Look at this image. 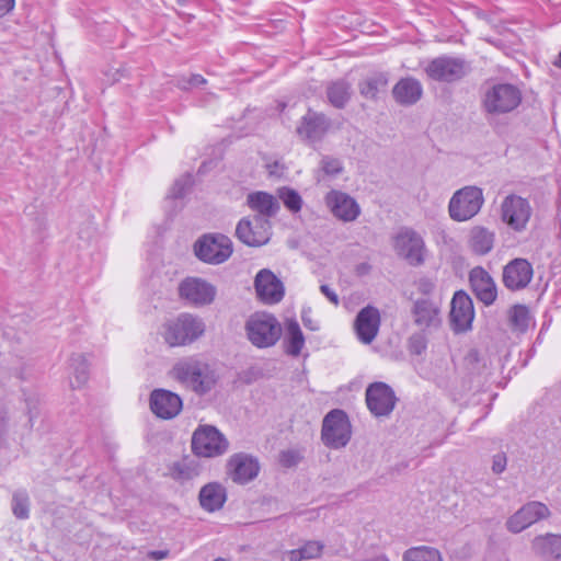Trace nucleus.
Returning a JSON list of instances; mask_svg holds the SVG:
<instances>
[{
    "label": "nucleus",
    "instance_id": "nucleus-1",
    "mask_svg": "<svg viewBox=\"0 0 561 561\" xmlns=\"http://www.w3.org/2000/svg\"><path fill=\"white\" fill-rule=\"evenodd\" d=\"M170 376L197 394L209 392L217 381L210 366L195 356L179 359L170 370Z\"/></svg>",
    "mask_w": 561,
    "mask_h": 561
},
{
    "label": "nucleus",
    "instance_id": "nucleus-2",
    "mask_svg": "<svg viewBox=\"0 0 561 561\" xmlns=\"http://www.w3.org/2000/svg\"><path fill=\"white\" fill-rule=\"evenodd\" d=\"M206 331L204 320L195 314L184 312L162 325L161 335L171 346H186L201 339Z\"/></svg>",
    "mask_w": 561,
    "mask_h": 561
},
{
    "label": "nucleus",
    "instance_id": "nucleus-3",
    "mask_svg": "<svg viewBox=\"0 0 561 561\" xmlns=\"http://www.w3.org/2000/svg\"><path fill=\"white\" fill-rule=\"evenodd\" d=\"M248 340L257 348L274 346L283 334L280 322L275 316L267 312H255L245 321Z\"/></svg>",
    "mask_w": 561,
    "mask_h": 561
},
{
    "label": "nucleus",
    "instance_id": "nucleus-4",
    "mask_svg": "<svg viewBox=\"0 0 561 561\" xmlns=\"http://www.w3.org/2000/svg\"><path fill=\"white\" fill-rule=\"evenodd\" d=\"M484 203L482 188L468 185L457 190L448 203L449 217L457 222L472 219Z\"/></svg>",
    "mask_w": 561,
    "mask_h": 561
},
{
    "label": "nucleus",
    "instance_id": "nucleus-5",
    "mask_svg": "<svg viewBox=\"0 0 561 561\" xmlns=\"http://www.w3.org/2000/svg\"><path fill=\"white\" fill-rule=\"evenodd\" d=\"M396 254L411 266H421L426 260V245L423 237L412 228H401L392 238Z\"/></svg>",
    "mask_w": 561,
    "mask_h": 561
},
{
    "label": "nucleus",
    "instance_id": "nucleus-6",
    "mask_svg": "<svg viewBox=\"0 0 561 561\" xmlns=\"http://www.w3.org/2000/svg\"><path fill=\"white\" fill-rule=\"evenodd\" d=\"M352 436V426L347 414L340 409L330 411L323 419L321 439L332 449L345 447Z\"/></svg>",
    "mask_w": 561,
    "mask_h": 561
},
{
    "label": "nucleus",
    "instance_id": "nucleus-7",
    "mask_svg": "<svg viewBox=\"0 0 561 561\" xmlns=\"http://www.w3.org/2000/svg\"><path fill=\"white\" fill-rule=\"evenodd\" d=\"M522 102L518 88L510 83H500L486 90L483 107L489 114H505L514 111Z\"/></svg>",
    "mask_w": 561,
    "mask_h": 561
},
{
    "label": "nucleus",
    "instance_id": "nucleus-8",
    "mask_svg": "<svg viewBox=\"0 0 561 561\" xmlns=\"http://www.w3.org/2000/svg\"><path fill=\"white\" fill-rule=\"evenodd\" d=\"M179 297L192 307H205L211 305L217 296V288L210 282L190 276L181 280L178 287Z\"/></svg>",
    "mask_w": 561,
    "mask_h": 561
},
{
    "label": "nucleus",
    "instance_id": "nucleus-9",
    "mask_svg": "<svg viewBox=\"0 0 561 561\" xmlns=\"http://www.w3.org/2000/svg\"><path fill=\"white\" fill-rule=\"evenodd\" d=\"M196 256L208 264H220L232 254V242L224 234H205L194 244Z\"/></svg>",
    "mask_w": 561,
    "mask_h": 561
},
{
    "label": "nucleus",
    "instance_id": "nucleus-10",
    "mask_svg": "<svg viewBox=\"0 0 561 561\" xmlns=\"http://www.w3.org/2000/svg\"><path fill=\"white\" fill-rule=\"evenodd\" d=\"M192 448L198 456L215 457L227 451L228 440L216 427L204 425L194 432Z\"/></svg>",
    "mask_w": 561,
    "mask_h": 561
},
{
    "label": "nucleus",
    "instance_id": "nucleus-11",
    "mask_svg": "<svg viewBox=\"0 0 561 561\" xmlns=\"http://www.w3.org/2000/svg\"><path fill=\"white\" fill-rule=\"evenodd\" d=\"M549 516L550 510L546 504L538 501H531L511 515L505 523V527L512 534H519L537 522L546 519Z\"/></svg>",
    "mask_w": 561,
    "mask_h": 561
},
{
    "label": "nucleus",
    "instance_id": "nucleus-12",
    "mask_svg": "<svg viewBox=\"0 0 561 561\" xmlns=\"http://www.w3.org/2000/svg\"><path fill=\"white\" fill-rule=\"evenodd\" d=\"M238 239L250 247H261L271 238L270 220L261 216L243 218L236 228Z\"/></svg>",
    "mask_w": 561,
    "mask_h": 561
},
{
    "label": "nucleus",
    "instance_id": "nucleus-13",
    "mask_svg": "<svg viewBox=\"0 0 561 561\" xmlns=\"http://www.w3.org/2000/svg\"><path fill=\"white\" fill-rule=\"evenodd\" d=\"M324 203L330 213L343 222H353L360 215L358 203L345 192L331 190L324 196Z\"/></svg>",
    "mask_w": 561,
    "mask_h": 561
},
{
    "label": "nucleus",
    "instance_id": "nucleus-14",
    "mask_svg": "<svg viewBox=\"0 0 561 561\" xmlns=\"http://www.w3.org/2000/svg\"><path fill=\"white\" fill-rule=\"evenodd\" d=\"M393 390L385 382H374L366 389V403L375 416H387L396 407Z\"/></svg>",
    "mask_w": 561,
    "mask_h": 561
},
{
    "label": "nucleus",
    "instance_id": "nucleus-15",
    "mask_svg": "<svg viewBox=\"0 0 561 561\" xmlns=\"http://www.w3.org/2000/svg\"><path fill=\"white\" fill-rule=\"evenodd\" d=\"M501 209L502 219L515 230H523L531 215V208L527 199L516 195L505 197Z\"/></svg>",
    "mask_w": 561,
    "mask_h": 561
},
{
    "label": "nucleus",
    "instance_id": "nucleus-16",
    "mask_svg": "<svg viewBox=\"0 0 561 561\" xmlns=\"http://www.w3.org/2000/svg\"><path fill=\"white\" fill-rule=\"evenodd\" d=\"M425 72L433 80L450 82L465 75L466 65L460 59L443 56L430 61Z\"/></svg>",
    "mask_w": 561,
    "mask_h": 561
},
{
    "label": "nucleus",
    "instance_id": "nucleus-17",
    "mask_svg": "<svg viewBox=\"0 0 561 561\" xmlns=\"http://www.w3.org/2000/svg\"><path fill=\"white\" fill-rule=\"evenodd\" d=\"M474 318L471 298L462 290L457 291L451 300L450 323L456 332H465L471 328Z\"/></svg>",
    "mask_w": 561,
    "mask_h": 561
},
{
    "label": "nucleus",
    "instance_id": "nucleus-18",
    "mask_svg": "<svg viewBox=\"0 0 561 561\" xmlns=\"http://www.w3.org/2000/svg\"><path fill=\"white\" fill-rule=\"evenodd\" d=\"M180 396L165 389H154L150 394V409L153 414L163 420L175 417L182 410Z\"/></svg>",
    "mask_w": 561,
    "mask_h": 561
},
{
    "label": "nucleus",
    "instance_id": "nucleus-19",
    "mask_svg": "<svg viewBox=\"0 0 561 561\" xmlns=\"http://www.w3.org/2000/svg\"><path fill=\"white\" fill-rule=\"evenodd\" d=\"M254 287L261 301L267 305L279 302L284 297L283 283L270 270H261L254 280Z\"/></svg>",
    "mask_w": 561,
    "mask_h": 561
},
{
    "label": "nucleus",
    "instance_id": "nucleus-20",
    "mask_svg": "<svg viewBox=\"0 0 561 561\" xmlns=\"http://www.w3.org/2000/svg\"><path fill=\"white\" fill-rule=\"evenodd\" d=\"M533 266L525 259L511 261L503 270V283L511 290L525 288L533 278Z\"/></svg>",
    "mask_w": 561,
    "mask_h": 561
},
{
    "label": "nucleus",
    "instance_id": "nucleus-21",
    "mask_svg": "<svg viewBox=\"0 0 561 561\" xmlns=\"http://www.w3.org/2000/svg\"><path fill=\"white\" fill-rule=\"evenodd\" d=\"M228 468L231 479L240 484L253 480L260 471L259 461L247 454L233 455L228 462Z\"/></svg>",
    "mask_w": 561,
    "mask_h": 561
},
{
    "label": "nucleus",
    "instance_id": "nucleus-22",
    "mask_svg": "<svg viewBox=\"0 0 561 561\" xmlns=\"http://www.w3.org/2000/svg\"><path fill=\"white\" fill-rule=\"evenodd\" d=\"M379 311L370 306L363 308L358 312L354 324L357 337L364 344H369L375 340L379 331Z\"/></svg>",
    "mask_w": 561,
    "mask_h": 561
},
{
    "label": "nucleus",
    "instance_id": "nucleus-23",
    "mask_svg": "<svg viewBox=\"0 0 561 561\" xmlns=\"http://www.w3.org/2000/svg\"><path fill=\"white\" fill-rule=\"evenodd\" d=\"M530 548L534 556L543 561L561 560V534L547 533L535 536Z\"/></svg>",
    "mask_w": 561,
    "mask_h": 561
},
{
    "label": "nucleus",
    "instance_id": "nucleus-24",
    "mask_svg": "<svg viewBox=\"0 0 561 561\" xmlns=\"http://www.w3.org/2000/svg\"><path fill=\"white\" fill-rule=\"evenodd\" d=\"M469 280L476 296L486 306L496 299V286L490 274L480 266L471 270Z\"/></svg>",
    "mask_w": 561,
    "mask_h": 561
},
{
    "label": "nucleus",
    "instance_id": "nucleus-25",
    "mask_svg": "<svg viewBox=\"0 0 561 561\" xmlns=\"http://www.w3.org/2000/svg\"><path fill=\"white\" fill-rule=\"evenodd\" d=\"M413 316L415 324L423 330L436 329L442 322L439 306L427 299L414 302Z\"/></svg>",
    "mask_w": 561,
    "mask_h": 561
},
{
    "label": "nucleus",
    "instance_id": "nucleus-26",
    "mask_svg": "<svg viewBox=\"0 0 561 561\" xmlns=\"http://www.w3.org/2000/svg\"><path fill=\"white\" fill-rule=\"evenodd\" d=\"M423 93L422 84L414 78L401 79L392 90L394 100L403 105L416 103Z\"/></svg>",
    "mask_w": 561,
    "mask_h": 561
},
{
    "label": "nucleus",
    "instance_id": "nucleus-27",
    "mask_svg": "<svg viewBox=\"0 0 561 561\" xmlns=\"http://www.w3.org/2000/svg\"><path fill=\"white\" fill-rule=\"evenodd\" d=\"M329 123L324 115L309 111L297 128L298 134L310 140L320 139L327 131Z\"/></svg>",
    "mask_w": 561,
    "mask_h": 561
},
{
    "label": "nucleus",
    "instance_id": "nucleus-28",
    "mask_svg": "<svg viewBox=\"0 0 561 561\" xmlns=\"http://www.w3.org/2000/svg\"><path fill=\"white\" fill-rule=\"evenodd\" d=\"M284 348L286 354L297 357L305 346V336L296 320L288 319L284 327Z\"/></svg>",
    "mask_w": 561,
    "mask_h": 561
},
{
    "label": "nucleus",
    "instance_id": "nucleus-29",
    "mask_svg": "<svg viewBox=\"0 0 561 561\" xmlns=\"http://www.w3.org/2000/svg\"><path fill=\"white\" fill-rule=\"evenodd\" d=\"M247 203L249 207L256 211V216L268 219L279 209L277 199L265 192H254L248 195Z\"/></svg>",
    "mask_w": 561,
    "mask_h": 561
},
{
    "label": "nucleus",
    "instance_id": "nucleus-30",
    "mask_svg": "<svg viewBox=\"0 0 561 561\" xmlns=\"http://www.w3.org/2000/svg\"><path fill=\"white\" fill-rule=\"evenodd\" d=\"M495 234L488 228L476 226L471 228L468 244L470 250L478 254H488L494 245Z\"/></svg>",
    "mask_w": 561,
    "mask_h": 561
},
{
    "label": "nucleus",
    "instance_id": "nucleus-31",
    "mask_svg": "<svg viewBox=\"0 0 561 561\" xmlns=\"http://www.w3.org/2000/svg\"><path fill=\"white\" fill-rule=\"evenodd\" d=\"M199 504L207 512L220 510L226 502V490L218 483H208L199 491Z\"/></svg>",
    "mask_w": 561,
    "mask_h": 561
},
{
    "label": "nucleus",
    "instance_id": "nucleus-32",
    "mask_svg": "<svg viewBox=\"0 0 561 561\" xmlns=\"http://www.w3.org/2000/svg\"><path fill=\"white\" fill-rule=\"evenodd\" d=\"M352 94L351 84L344 80L330 83L327 88L329 102L337 108H342L348 102Z\"/></svg>",
    "mask_w": 561,
    "mask_h": 561
},
{
    "label": "nucleus",
    "instance_id": "nucleus-33",
    "mask_svg": "<svg viewBox=\"0 0 561 561\" xmlns=\"http://www.w3.org/2000/svg\"><path fill=\"white\" fill-rule=\"evenodd\" d=\"M323 543L317 540L306 541L301 547L288 551L289 561H302L319 558L323 551Z\"/></svg>",
    "mask_w": 561,
    "mask_h": 561
},
{
    "label": "nucleus",
    "instance_id": "nucleus-34",
    "mask_svg": "<svg viewBox=\"0 0 561 561\" xmlns=\"http://www.w3.org/2000/svg\"><path fill=\"white\" fill-rule=\"evenodd\" d=\"M403 561H443L442 552L431 546L409 548L402 556Z\"/></svg>",
    "mask_w": 561,
    "mask_h": 561
},
{
    "label": "nucleus",
    "instance_id": "nucleus-35",
    "mask_svg": "<svg viewBox=\"0 0 561 561\" xmlns=\"http://www.w3.org/2000/svg\"><path fill=\"white\" fill-rule=\"evenodd\" d=\"M71 368L73 370V378L71 379L72 387H81L89 379V364L88 359L82 354H77L71 357Z\"/></svg>",
    "mask_w": 561,
    "mask_h": 561
},
{
    "label": "nucleus",
    "instance_id": "nucleus-36",
    "mask_svg": "<svg viewBox=\"0 0 561 561\" xmlns=\"http://www.w3.org/2000/svg\"><path fill=\"white\" fill-rule=\"evenodd\" d=\"M508 316L512 327L520 332H525L533 321L528 308L522 305L512 307Z\"/></svg>",
    "mask_w": 561,
    "mask_h": 561
},
{
    "label": "nucleus",
    "instance_id": "nucleus-37",
    "mask_svg": "<svg viewBox=\"0 0 561 561\" xmlns=\"http://www.w3.org/2000/svg\"><path fill=\"white\" fill-rule=\"evenodd\" d=\"M388 83L383 75L367 78L359 83V92L367 99H375L381 89Z\"/></svg>",
    "mask_w": 561,
    "mask_h": 561
},
{
    "label": "nucleus",
    "instance_id": "nucleus-38",
    "mask_svg": "<svg viewBox=\"0 0 561 561\" xmlns=\"http://www.w3.org/2000/svg\"><path fill=\"white\" fill-rule=\"evenodd\" d=\"M12 512L19 519H26L30 516V499L26 491H16L12 496Z\"/></svg>",
    "mask_w": 561,
    "mask_h": 561
},
{
    "label": "nucleus",
    "instance_id": "nucleus-39",
    "mask_svg": "<svg viewBox=\"0 0 561 561\" xmlns=\"http://www.w3.org/2000/svg\"><path fill=\"white\" fill-rule=\"evenodd\" d=\"M193 184L192 175L186 173L180 176L178 180H175L174 184L169 191V197L171 198H182L184 197L187 192L190 191L191 186Z\"/></svg>",
    "mask_w": 561,
    "mask_h": 561
},
{
    "label": "nucleus",
    "instance_id": "nucleus-40",
    "mask_svg": "<svg viewBox=\"0 0 561 561\" xmlns=\"http://www.w3.org/2000/svg\"><path fill=\"white\" fill-rule=\"evenodd\" d=\"M279 197L289 210L297 213L301 209L302 199L296 191L283 188L279 191Z\"/></svg>",
    "mask_w": 561,
    "mask_h": 561
},
{
    "label": "nucleus",
    "instance_id": "nucleus-41",
    "mask_svg": "<svg viewBox=\"0 0 561 561\" xmlns=\"http://www.w3.org/2000/svg\"><path fill=\"white\" fill-rule=\"evenodd\" d=\"M196 476V470L191 463L186 461H180L172 467V477L176 480H190Z\"/></svg>",
    "mask_w": 561,
    "mask_h": 561
},
{
    "label": "nucleus",
    "instance_id": "nucleus-42",
    "mask_svg": "<svg viewBox=\"0 0 561 561\" xmlns=\"http://www.w3.org/2000/svg\"><path fill=\"white\" fill-rule=\"evenodd\" d=\"M320 164L323 172L331 176H335L343 171L342 162L333 157H323Z\"/></svg>",
    "mask_w": 561,
    "mask_h": 561
},
{
    "label": "nucleus",
    "instance_id": "nucleus-43",
    "mask_svg": "<svg viewBox=\"0 0 561 561\" xmlns=\"http://www.w3.org/2000/svg\"><path fill=\"white\" fill-rule=\"evenodd\" d=\"M301 459V455L296 449L283 450L279 454V462L285 467H293L297 465Z\"/></svg>",
    "mask_w": 561,
    "mask_h": 561
},
{
    "label": "nucleus",
    "instance_id": "nucleus-44",
    "mask_svg": "<svg viewBox=\"0 0 561 561\" xmlns=\"http://www.w3.org/2000/svg\"><path fill=\"white\" fill-rule=\"evenodd\" d=\"M416 289L420 294L430 296L436 288L435 280L431 277H421L415 283Z\"/></svg>",
    "mask_w": 561,
    "mask_h": 561
},
{
    "label": "nucleus",
    "instance_id": "nucleus-45",
    "mask_svg": "<svg viewBox=\"0 0 561 561\" xmlns=\"http://www.w3.org/2000/svg\"><path fill=\"white\" fill-rule=\"evenodd\" d=\"M425 348L426 341L422 335L415 334L410 337L409 350L412 354L420 355Z\"/></svg>",
    "mask_w": 561,
    "mask_h": 561
},
{
    "label": "nucleus",
    "instance_id": "nucleus-46",
    "mask_svg": "<svg viewBox=\"0 0 561 561\" xmlns=\"http://www.w3.org/2000/svg\"><path fill=\"white\" fill-rule=\"evenodd\" d=\"M506 465H507V458H506L505 454L499 453L493 456L492 471L494 473L500 474V473L504 472V470L506 469Z\"/></svg>",
    "mask_w": 561,
    "mask_h": 561
},
{
    "label": "nucleus",
    "instance_id": "nucleus-47",
    "mask_svg": "<svg viewBox=\"0 0 561 561\" xmlns=\"http://www.w3.org/2000/svg\"><path fill=\"white\" fill-rule=\"evenodd\" d=\"M206 83V79L201 75H192L187 80H181L179 87L181 89H188L190 87H198Z\"/></svg>",
    "mask_w": 561,
    "mask_h": 561
},
{
    "label": "nucleus",
    "instance_id": "nucleus-48",
    "mask_svg": "<svg viewBox=\"0 0 561 561\" xmlns=\"http://www.w3.org/2000/svg\"><path fill=\"white\" fill-rule=\"evenodd\" d=\"M320 290L332 304L335 306L339 304V297L336 293L328 285H321Z\"/></svg>",
    "mask_w": 561,
    "mask_h": 561
},
{
    "label": "nucleus",
    "instance_id": "nucleus-49",
    "mask_svg": "<svg viewBox=\"0 0 561 561\" xmlns=\"http://www.w3.org/2000/svg\"><path fill=\"white\" fill-rule=\"evenodd\" d=\"M15 0H0V16L13 10Z\"/></svg>",
    "mask_w": 561,
    "mask_h": 561
},
{
    "label": "nucleus",
    "instance_id": "nucleus-50",
    "mask_svg": "<svg viewBox=\"0 0 561 561\" xmlns=\"http://www.w3.org/2000/svg\"><path fill=\"white\" fill-rule=\"evenodd\" d=\"M167 550H154L149 552V557L153 560H163L168 557Z\"/></svg>",
    "mask_w": 561,
    "mask_h": 561
},
{
    "label": "nucleus",
    "instance_id": "nucleus-51",
    "mask_svg": "<svg viewBox=\"0 0 561 561\" xmlns=\"http://www.w3.org/2000/svg\"><path fill=\"white\" fill-rule=\"evenodd\" d=\"M302 321H304V324L309 328L310 330H317L318 329V325L317 324H313L312 320L308 317H306L305 314L302 316Z\"/></svg>",
    "mask_w": 561,
    "mask_h": 561
},
{
    "label": "nucleus",
    "instance_id": "nucleus-52",
    "mask_svg": "<svg viewBox=\"0 0 561 561\" xmlns=\"http://www.w3.org/2000/svg\"><path fill=\"white\" fill-rule=\"evenodd\" d=\"M553 65L561 69V51L559 53L558 57L553 61Z\"/></svg>",
    "mask_w": 561,
    "mask_h": 561
},
{
    "label": "nucleus",
    "instance_id": "nucleus-53",
    "mask_svg": "<svg viewBox=\"0 0 561 561\" xmlns=\"http://www.w3.org/2000/svg\"><path fill=\"white\" fill-rule=\"evenodd\" d=\"M180 5H185L187 0H176Z\"/></svg>",
    "mask_w": 561,
    "mask_h": 561
},
{
    "label": "nucleus",
    "instance_id": "nucleus-54",
    "mask_svg": "<svg viewBox=\"0 0 561 561\" xmlns=\"http://www.w3.org/2000/svg\"><path fill=\"white\" fill-rule=\"evenodd\" d=\"M360 271H367L368 270V266L367 265H362L358 267Z\"/></svg>",
    "mask_w": 561,
    "mask_h": 561
}]
</instances>
